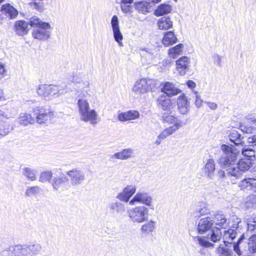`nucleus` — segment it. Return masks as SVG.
Wrapping results in <instances>:
<instances>
[{
    "label": "nucleus",
    "mask_w": 256,
    "mask_h": 256,
    "mask_svg": "<svg viewBox=\"0 0 256 256\" xmlns=\"http://www.w3.org/2000/svg\"><path fill=\"white\" fill-rule=\"evenodd\" d=\"M156 228V222L150 220L141 227V230L145 233L148 234L153 232Z\"/></svg>",
    "instance_id": "obj_42"
},
{
    "label": "nucleus",
    "mask_w": 256,
    "mask_h": 256,
    "mask_svg": "<svg viewBox=\"0 0 256 256\" xmlns=\"http://www.w3.org/2000/svg\"><path fill=\"white\" fill-rule=\"evenodd\" d=\"M72 82L78 84L80 88L82 89V96L86 97L88 94V90H84L89 88L90 82L88 76L82 72H79L74 76Z\"/></svg>",
    "instance_id": "obj_12"
},
{
    "label": "nucleus",
    "mask_w": 256,
    "mask_h": 256,
    "mask_svg": "<svg viewBox=\"0 0 256 256\" xmlns=\"http://www.w3.org/2000/svg\"><path fill=\"white\" fill-rule=\"evenodd\" d=\"M18 10L10 4H3L0 10V19L12 20L18 16Z\"/></svg>",
    "instance_id": "obj_15"
},
{
    "label": "nucleus",
    "mask_w": 256,
    "mask_h": 256,
    "mask_svg": "<svg viewBox=\"0 0 256 256\" xmlns=\"http://www.w3.org/2000/svg\"><path fill=\"white\" fill-rule=\"evenodd\" d=\"M135 202L143 204L154 210V206L153 199L150 194L144 191H138L130 201V205H134Z\"/></svg>",
    "instance_id": "obj_11"
},
{
    "label": "nucleus",
    "mask_w": 256,
    "mask_h": 256,
    "mask_svg": "<svg viewBox=\"0 0 256 256\" xmlns=\"http://www.w3.org/2000/svg\"><path fill=\"white\" fill-rule=\"evenodd\" d=\"M135 150L132 148H127L117 152L110 156L111 159H118L126 160L135 157Z\"/></svg>",
    "instance_id": "obj_18"
},
{
    "label": "nucleus",
    "mask_w": 256,
    "mask_h": 256,
    "mask_svg": "<svg viewBox=\"0 0 256 256\" xmlns=\"http://www.w3.org/2000/svg\"><path fill=\"white\" fill-rule=\"evenodd\" d=\"M216 170V164L212 158L208 160L204 168L206 176L210 179H213Z\"/></svg>",
    "instance_id": "obj_22"
},
{
    "label": "nucleus",
    "mask_w": 256,
    "mask_h": 256,
    "mask_svg": "<svg viewBox=\"0 0 256 256\" xmlns=\"http://www.w3.org/2000/svg\"><path fill=\"white\" fill-rule=\"evenodd\" d=\"M6 74V70L4 65L0 63V79L4 78Z\"/></svg>",
    "instance_id": "obj_64"
},
{
    "label": "nucleus",
    "mask_w": 256,
    "mask_h": 256,
    "mask_svg": "<svg viewBox=\"0 0 256 256\" xmlns=\"http://www.w3.org/2000/svg\"><path fill=\"white\" fill-rule=\"evenodd\" d=\"M234 162H232V168H230L228 172L234 174V178L238 180L241 178L244 172L248 170L252 166V162L248 158H241L236 164Z\"/></svg>",
    "instance_id": "obj_7"
},
{
    "label": "nucleus",
    "mask_w": 256,
    "mask_h": 256,
    "mask_svg": "<svg viewBox=\"0 0 256 256\" xmlns=\"http://www.w3.org/2000/svg\"><path fill=\"white\" fill-rule=\"evenodd\" d=\"M212 58L215 64H216L219 66H222V56L218 54H214L212 56Z\"/></svg>",
    "instance_id": "obj_59"
},
{
    "label": "nucleus",
    "mask_w": 256,
    "mask_h": 256,
    "mask_svg": "<svg viewBox=\"0 0 256 256\" xmlns=\"http://www.w3.org/2000/svg\"><path fill=\"white\" fill-rule=\"evenodd\" d=\"M110 210L112 214L115 212L122 214L125 212L124 205L118 201L112 202L110 204Z\"/></svg>",
    "instance_id": "obj_32"
},
{
    "label": "nucleus",
    "mask_w": 256,
    "mask_h": 256,
    "mask_svg": "<svg viewBox=\"0 0 256 256\" xmlns=\"http://www.w3.org/2000/svg\"><path fill=\"white\" fill-rule=\"evenodd\" d=\"M14 28L16 34L20 36L27 34L28 31V23L24 20L16 21Z\"/></svg>",
    "instance_id": "obj_27"
},
{
    "label": "nucleus",
    "mask_w": 256,
    "mask_h": 256,
    "mask_svg": "<svg viewBox=\"0 0 256 256\" xmlns=\"http://www.w3.org/2000/svg\"><path fill=\"white\" fill-rule=\"evenodd\" d=\"M18 121L20 124L26 126L29 124H33L34 122V119L30 114L22 113L18 118Z\"/></svg>",
    "instance_id": "obj_33"
},
{
    "label": "nucleus",
    "mask_w": 256,
    "mask_h": 256,
    "mask_svg": "<svg viewBox=\"0 0 256 256\" xmlns=\"http://www.w3.org/2000/svg\"><path fill=\"white\" fill-rule=\"evenodd\" d=\"M231 228L226 231L224 232V242L226 244V240L230 239L231 240H233L238 234H240L242 230L243 226H246L244 222H242L241 220L237 217L236 216H232L231 218Z\"/></svg>",
    "instance_id": "obj_5"
},
{
    "label": "nucleus",
    "mask_w": 256,
    "mask_h": 256,
    "mask_svg": "<svg viewBox=\"0 0 256 256\" xmlns=\"http://www.w3.org/2000/svg\"><path fill=\"white\" fill-rule=\"evenodd\" d=\"M194 93L196 94L195 105L198 108H200L202 106L203 101L200 98V96L198 94V92H195Z\"/></svg>",
    "instance_id": "obj_56"
},
{
    "label": "nucleus",
    "mask_w": 256,
    "mask_h": 256,
    "mask_svg": "<svg viewBox=\"0 0 256 256\" xmlns=\"http://www.w3.org/2000/svg\"><path fill=\"white\" fill-rule=\"evenodd\" d=\"M182 126V124L178 122L176 126H171L164 129L158 135L159 138L165 139L167 136L172 134L179 128Z\"/></svg>",
    "instance_id": "obj_29"
},
{
    "label": "nucleus",
    "mask_w": 256,
    "mask_h": 256,
    "mask_svg": "<svg viewBox=\"0 0 256 256\" xmlns=\"http://www.w3.org/2000/svg\"><path fill=\"white\" fill-rule=\"evenodd\" d=\"M77 104L80 115L90 108L88 102L84 98H79L78 100Z\"/></svg>",
    "instance_id": "obj_39"
},
{
    "label": "nucleus",
    "mask_w": 256,
    "mask_h": 256,
    "mask_svg": "<svg viewBox=\"0 0 256 256\" xmlns=\"http://www.w3.org/2000/svg\"><path fill=\"white\" fill-rule=\"evenodd\" d=\"M22 174L28 179L32 181L36 180V171L28 168H26L23 169Z\"/></svg>",
    "instance_id": "obj_47"
},
{
    "label": "nucleus",
    "mask_w": 256,
    "mask_h": 256,
    "mask_svg": "<svg viewBox=\"0 0 256 256\" xmlns=\"http://www.w3.org/2000/svg\"><path fill=\"white\" fill-rule=\"evenodd\" d=\"M45 22H43L37 16H33L30 18L28 24L32 27L37 28L38 27L42 26V24Z\"/></svg>",
    "instance_id": "obj_49"
},
{
    "label": "nucleus",
    "mask_w": 256,
    "mask_h": 256,
    "mask_svg": "<svg viewBox=\"0 0 256 256\" xmlns=\"http://www.w3.org/2000/svg\"><path fill=\"white\" fill-rule=\"evenodd\" d=\"M52 173L51 171H46L42 172L40 176L39 181L42 182H46L50 184L52 180Z\"/></svg>",
    "instance_id": "obj_48"
},
{
    "label": "nucleus",
    "mask_w": 256,
    "mask_h": 256,
    "mask_svg": "<svg viewBox=\"0 0 256 256\" xmlns=\"http://www.w3.org/2000/svg\"><path fill=\"white\" fill-rule=\"evenodd\" d=\"M36 92L40 96L50 99L63 94L64 93V90L60 86L40 84L36 88Z\"/></svg>",
    "instance_id": "obj_3"
},
{
    "label": "nucleus",
    "mask_w": 256,
    "mask_h": 256,
    "mask_svg": "<svg viewBox=\"0 0 256 256\" xmlns=\"http://www.w3.org/2000/svg\"><path fill=\"white\" fill-rule=\"evenodd\" d=\"M248 143L253 144V148L256 150V135H253L248 138Z\"/></svg>",
    "instance_id": "obj_63"
},
{
    "label": "nucleus",
    "mask_w": 256,
    "mask_h": 256,
    "mask_svg": "<svg viewBox=\"0 0 256 256\" xmlns=\"http://www.w3.org/2000/svg\"><path fill=\"white\" fill-rule=\"evenodd\" d=\"M256 150L250 148H244L242 150V154L244 156V158H248L252 162L255 158Z\"/></svg>",
    "instance_id": "obj_44"
},
{
    "label": "nucleus",
    "mask_w": 256,
    "mask_h": 256,
    "mask_svg": "<svg viewBox=\"0 0 256 256\" xmlns=\"http://www.w3.org/2000/svg\"><path fill=\"white\" fill-rule=\"evenodd\" d=\"M248 236V234H242L236 243L233 244V240L228 239L226 244H224L226 246H228V244H230V246H232L234 251L239 256L243 254H248V242L244 241Z\"/></svg>",
    "instance_id": "obj_9"
},
{
    "label": "nucleus",
    "mask_w": 256,
    "mask_h": 256,
    "mask_svg": "<svg viewBox=\"0 0 256 256\" xmlns=\"http://www.w3.org/2000/svg\"><path fill=\"white\" fill-rule=\"evenodd\" d=\"M42 26L35 28L32 32V37L38 40H48L50 36L52 28L48 22L42 24Z\"/></svg>",
    "instance_id": "obj_10"
},
{
    "label": "nucleus",
    "mask_w": 256,
    "mask_h": 256,
    "mask_svg": "<svg viewBox=\"0 0 256 256\" xmlns=\"http://www.w3.org/2000/svg\"><path fill=\"white\" fill-rule=\"evenodd\" d=\"M127 214L132 222L140 224L148 220V209L144 206H138L128 209Z\"/></svg>",
    "instance_id": "obj_4"
},
{
    "label": "nucleus",
    "mask_w": 256,
    "mask_h": 256,
    "mask_svg": "<svg viewBox=\"0 0 256 256\" xmlns=\"http://www.w3.org/2000/svg\"><path fill=\"white\" fill-rule=\"evenodd\" d=\"M158 106L159 108L164 110H170L172 107L171 100L164 94L159 96L157 99Z\"/></svg>",
    "instance_id": "obj_24"
},
{
    "label": "nucleus",
    "mask_w": 256,
    "mask_h": 256,
    "mask_svg": "<svg viewBox=\"0 0 256 256\" xmlns=\"http://www.w3.org/2000/svg\"><path fill=\"white\" fill-rule=\"evenodd\" d=\"M248 254H252L256 252V242L255 244L252 242H248Z\"/></svg>",
    "instance_id": "obj_57"
},
{
    "label": "nucleus",
    "mask_w": 256,
    "mask_h": 256,
    "mask_svg": "<svg viewBox=\"0 0 256 256\" xmlns=\"http://www.w3.org/2000/svg\"><path fill=\"white\" fill-rule=\"evenodd\" d=\"M28 256H36L39 254L42 250L41 245L36 242H30L24 244Z\"/></svg>",
    "instance_id": "obj_21"
},
{
    "label": "nucleus",
    "mask_w": 256,
    "mask_h": 256,
    "mask_svg": "<svg viewBox=\"0 0 256 256\" xmlns=\"http://www.w3.org/2000/svg\"><path fill=\"white\" fill-rule=\"evenodd\" d=\"M220 256H230L232 251L228 248L220 247L218 250Z\"/></svg>",
    "instance_id": "obj_54"
},
{
    "label": "nucleus",
    "mask_w": 256,
    "mask_h": 256,
    "mask_svg": "<svg viewBox=\"0 0 256 256\" xmlns=\"http://www.w3.org/2000/svg\"><path fill=\"white\" fill-rule=\"evenodd\" d=\"M183 48V44H180L174 47L170 48L168 52L170 57L174 59L176 58L178 56L182 54Z\"/></svg>",
    "instance_id": "obj_36"
},
{
    "label": "nucleus",
    "mask_w": 256,
    "mask_h": 256,
    "mask_svg": "<svg viewBox=\"0 0 256 256\" xmlns=\"http://www.w3.org/2000/svg\"><path fill=\"white\" fill-rule=\"evenodd\" d=\"M118 118L120 121L122 122L128 120H127V116L126 112L119 113L118 114Z\"/></svg>",
    "instance_id": "obj_61"
},
{
    "label": "nucleus",
    "mask_w": 256,
    "mask_h": 256,
    "mask_svg": "<svg viewBox=\"0 0 256 256\" xmlns=\"http://www.w3.org/2000/svg\"><path fill=\"white\" fill-rule=\"evenodd\" d=\"M171 10L172 8L170 5L161 4L156 9L154 14L156 16H160L170 13Z\"/></svg>",
    "instance_id": "obj_37"
},
{
    "label": "nucleus",
    "mask_w": 256,
    "mask_h": 256,
    "mask_svg": "<svg viewBox=\"0 0 256 256\" xmlns=\"http://www.w3.org/2000/svg\"><path fill=\"white\" fill-rule=\"evenodd\" d=\"M10 132V125L0 122V138L8 134Z\"/></svg>",
    "instance_id": "obj_50"
},
{
    "label": "nucleus",
    "mask_w": 256,
    "mask_h": 256,
    "mask_svg": "<svg viewBox=\"0 0 256 256\" xmlns=\"http://www.w3.org/2000/svg\"><path fill=\"white\" fill-rule=\"evenodd\" d=\"M34 121L39 124L48 123L54 116V112L48 108L38 106L33 109Z\"/></svg>",
    "instance_id": "obj_8"
},
{
    "label": "nucleus",
    "mask_w": 256,
    "mask_h": 256,
    "mask_svg": "<svg viewBox=\"0 0 256 256\" xmlns=\"http://www.w3.org/2000/svg\"><path fill=\"white\" fill-rule=\"evenodd\" d=\"M177 105L179 112L182 114H186L190 110V102L184 94L178 97L177 100Z\"/></svg>",
    "instance_id": "obj_20"
},
{
    "label": "nucleus",
    "mask_w": 256,
    "mask_h": 256,
    "mask_svg": "<svg viewBox=\"0 0 256 256\" xmlns=\"http://www.w3.org/2000/svg\"><path fill=\"white\" fill-rule=\"evenodd\" d=\"M162 91L166 96H172L180 92V90L172 84L166 82L164 84Z\"/></svg>",
    "instance_id": "obj_25"
},
{
    "label": "nucleus",
    "mask_w": 256,
    "mask_h": 256,
    "mask_svg": "<svg viewBox=\"0 0 256 256\" xmlns=\"http://www.w3.org/2000/svg\"><path fill=\"white\" fill-rule=\"evenodd\" d=\"M66 175L70 178V184L72 186L81 184L85 180L84 172L78 168H74L66 172Z\"/></svg>",
    "instance_id": "obj_13"
},
{
    "label": "nucleus",
    "mask_w": 256,
    "mask_h": 256,
    "mask_svg": "<svg viewBox=\"0 0 256 256\" xmlns=\"http://www.w3.org/2000/svg\"><path fill=\"white\" fill-rule=\"evenodd\" d=\"M196 216L207 215L210 214V210L208 208L206 204L203 202H200L196 208Z\"/></svg>",
    "instance_id": "obj_40"
},
{
    "label": "nucleus",
    "mask_w": 256,
    "mask_h": 256,
    "mask_svg": "<svg viewBox=\"0 0 256 256\" xmlns=\"http://www.w3.org/2000/svg\"><path fill=\"white\" fill-rule=\"evenodd\" d=\"M116 198L118 200L124 202H128L130 200V198L124 190L122 192L118 193Z\"/></svg>",
    "instance_id": "obj_55"
},
{
    "label": "nucleus",
    "mask_w": 256,
    "mask_h": 256,
    "mask_svg": "<svg viewBox=\"0 0 256 256\" xmlns=\"http://www.w3.org/2000/svg\"><path fill=\"white\" fill-rule=\"evenodd\" d=\"M156 81L150 78H141L136 81L132 88V91L135 94L141 95L152 91L155 88Z\"/></svg>",
    "instance_id": "obj_6"
},
{
    "label": "nucleus",
    "mask_w": 256,
    "mask_h": 256,
    "mask_svg": "<svg viewBox=\"0 0 256 256\" xmlns=\"http://www.w3.org/2000/svg\"><path fill=\"white\" fill-rule=\"evenodd\" d=\"M162 120L166 122L168 124H174L173 126H176L177 122L178 123V122L182 124V126L186 124V122H182L180 120H178L174 115L168 112L164 113L162 116Z\"/></svg>",
    "instance_id": "obj_31"
},
{
    "label": "nucleus",
    "mask_w": 256,
    "mask_h": 256,
    "mask_svg": "<svg viewBox=\"0 0 256 256\" xmlns=\"http://www.w3.org/2000/svg\"><path fill=\"white\" fill-rule=\"evenodd\" d=\"M136 186L133 185H130L126 186L124 190L130 198L136 192Z\"/></svg>",
    "instance_id": "obj_53"
},
{
    "label": "nucleus",
    "mask_w": 256,
    "mask_h": 256,
    "mask_svg": "<svg viewBox=\"0 0 256 256\" xmlns=\"http://www.w3.org/2000/svg\"><path fill=\"white\" fill-rule=\"evenodd\" d=\"M178 39L172 31L166 32L164 36L162 42L166 46H168L176 42Z\"/></svg>",
    "instance_id": "obj_30"
},
{
    "label": "nucleus",
    "mask_w": 256,
    "mask_h": 256,
    "mask_svg": "<svg viewBox=\"0 0 256 256\" xmlns=\"http://www.w3.org/2000/svg\"><path fill=\"white\" fill-rule=\"evenodd\" d=\"M41 191L42 189L38 186H30L26 190L24 195L26 197L32 198L38 195Z\"/></svg>",
    "instance_id": "obj_38"
},
{
    "label": "nucleus",
    "mask_w": 256,
    "mask_h": 256,
    "mask_svg": "<svg viewBox=\"0 0 256 256\" xmlns=\"http://www.w3.org/2000/svg\"><path fill=\"white\" fill-rule=\"evenodd\" d=\"M190 60L187 56H182L176 61V70L182 76L186 74L190 68Z\"/></svg>",
    "instance_id": "obj_19"
},
{
    "label": "nucleus",
    "mask_w": 256,
    "mask_h": 256,
    "mask_svg": "<svg viewBox=\"0 0 256 256\" xmlns=\"http://www.w3.org/2000/svg\"><path fill=\"white\" fill-rule=\"evenodd\" d=\"M126 114L128 120H134L140 116L139 112L136 110H129L126 112Z\"/></svg>",
    "instance_id": "obj_52"
},
{
    "label": "nucleus",
    "mask_w": 256,
    "mask_h": 256,
    "mask_svg": "<svg viewBox=\"0 0 256 256\" xmlns=\"http://www.w3.org/2000/svg\"><path fill=\"white\" fill-rule=\"evenodd\" d=\"M173 23L169 16H164L158 21V28L161 30H168L172 28Z\"/></svg>",
    "instance_id": "obj_26"
},
{
    "label": "nucleus",
    "mask_w": 256,
    "mask_h": 256,
    "mask_svg": "<svg viewBox=\"0 0 256 256\" xmlns=\"http://www.w3.org/2000/svg\"><path fill=\"white\" fill-rule=\"evenodd\" d=\"M0 254L2 256H28L24 244L9 246Z\"/></svg>",
    "instance_id": "obj_14"
},
{
    "label": "nucleus",
    "mask_w": 256,
    "mask_h": 256,
    "mask_svg": "<svg viewBox=\"0 0 256 256\" xmlns=\"http://www.w3.org/2000/svg\"><path fill=\"white\" fill-rule=\"evenodd\" d=\"M214 222H215L216 225L224 228H226L228 224L226 216L221 214H217L215 215Z\"/></svg>",
    "instance_id": "obj_34"
},
{
    "label": "nucleus",
    "mask_w": 256,
    "mask_h": 256,
    "mask_svg": "<svg viewBox=\"0 0 256 256\" xmlns=\"http://www.w3.org/2000/svg\"><path fill=\"white\" fill-rule=\"evenodd\" d=\"M256 204V194H250L247 198L246 206L247 208H253Z\"/></svg>",
    "instance_id": "obj_51"
},
{
    "label": "nucleus",
    "mask_w": 256,
    "mask_h": 256,
    "mask_svg": "<svg viewBox=\"0 0 256 256\" xmlns=\"http://www.w3.org/2000/svg\"><path fill=\"white\" fill-rule=\"evenodd\" d=\"M248 143L253 144V148L256 150V135H253L248 138Z\"/></svg>",
    "instance_id": "obj_62"
},
{
    "label": "nucleus",
    "mask_w": 256,
    "mask_h": 256,
    "mask_svg": "<svg viewBox=\"0 0 256 256\" xmlns=\"http://www.w3.org/2000/svg\"><path fill=\"white\" fill-rule=\"evenodd\" d=\"M220 149L222 152V154L217 159V162L222 166L226 169V171L220 170L218 175L219 178L224 179L226 180H230L232 184H236L237 179L234 178V174L228 173L230 168H232V164L235 162L239 152L232 146L222 144Z\"/></svg>",
    "instance_id": "obj_1"
},
{
    "label": "nucleus",
    "mask_w": 256,
    "mask_h": 256,
    "mask_svg": "<svg viewBox=\"0 0 256 256\" xmlns=\"http://www.w3.org/2000/svg\"><path fill=\"white\" fill-rule=\"evenodd\" d=\"M111 25L114 40L118 42L120 47L124 46L122 43L123 36L120 31L118 18L114 16L111 20Z\"/></svg>",
    "instance_id": "obj_16"
},
{
    "label": "nucleus",
    "mask_w": 256,
    "mask_h": 256,
    "mask_svg": "<svg viewBox=\"0 0 256 256\" xmlns=\"http://www.w3.org/2000/svg\"><path fill=\"white\" fill-rule=\"evenodd\" d=\"M80 119L84 122H89L92 125L96 124L98 122V114L94 109L90 108L80 115Z\"/></svg>",
    "instance_id": "obj_17"
},
{
    "label": "nucleus",
    "mask_w": 256,
    "mask_h": 256,
    "mask_svg": "<svg viewBox=\"0 0 256 256\" xmlns=\"http://www.w3.org/2000/svg\"><path fill=\"white\" fill-rule=\"evenodd\" d=\"M247 226V232L248 235L249 232H256V216H250L246 218Z\"/></svg>",
    "instance_id": "obj_35"
},
{
    "label": "nucleus",
    "mask_w": 256,
    "mask_h": 256,
    "mask_svg": "<svg viewBox=\"0 0 256 256\" xmlns=\"http://www.w3.org/2000/svg\"><path fill=\"white\" fill-rule=\"evenodd\" d=\"M68 180L64 176H58L54 178L50 182L53 188L56 190H60L66 188V183L68 182Z\"/></svg>",
    "instance_id": "obj_23"
},
{
    "label": "nucleus",
    "mask_w": 256,
    "mask_h": 256,
    "mask_svg": "<svg viewBox=\"0 0 256 256\" xmlns=\"http://www.w3.org/2000/svg\"><path fill=\"white\" fill-rule=\"evenodd\" d=\"M149 4L146 2H138L135 3L136 9L140 12L146 14L148 12Z\"/></svg>",
    "instance_id": "obj_45"
},
{
    "label": "nucleus",
    "mask_w": 256,
    "mask_h": 256,
    "mask_svg": "<svg viewBox=\"0 0 256 256\" xmlns=\"http://www.w3.org/2000/svg\"><path fill=\"white\" fill-rule=\"evenodd\" d=\"M207 106L212 110H216L218 106V104L216 103L210 102H204Z\"/></svg>",
    "instance_id": "obj_60"
},
{
    "label": "nucleus",
    "mask_w": 256,
    "mask_h": 256,
    "mask_svg": "<svg viewBox=\"0 0 256 256\" xmlns=\"http://www.w3.org/2000/svg\"><path fill=\"white\" fill-rule=\"evenodd\" d=\"M140 50L146 52L145 55L146 56L152 59L157 55L158 49L155 47L152 48H141Z\"/></svg>",
    "instance_id": "obj_43"
},
{
    "label": "nucleus",
    "mask_w": 256,
    "mask_h": 256,
    "mask_svg": "<svg viewBox=\"0 0 256 256\" xmlns=\"http://www.w3.org/2000/svg\"><path fill=\"white\" fill-rule=\"evenodd\" d=\"M256 182V179L254 178H245L239 183V186L241 189L249 188L252 189V186Z\"/></svg>",
    "instance_id": "obj_41"
},
{
    "label": "nucleus",
    "mask_w": 256,
    "mask_h": 256,
    "mask_svg": "<svg viewBox=\"0 0 256 256\" xmlns=\"http://www.w3.org/2000/svg\"><path fill=\"white\" fill-rule=\"evenodd\" d=\"M194 240L195 243L198 244L203 247L210 248L214 246V244H212L210 242L204 238L194 236Z\"/></svg>",
    "instance_id": "obj_46"
},
{
    "label": "nucleus",
    "mask_w": 256,
    "mask_h": 256,
    "mask_svg": "<svg viewBox=\"0 0 256 256\" xmlns=\"http://www.w3.org/2000/svg\"><path fill=\"white\" fill-rule=\"evenodd\" d=\"M214 224V220L210 217H206L201 218L198 224V230L199 234H204L210 230L209 234L207 235V239L210 240L214 242L219 241L222 238V232L220 228H214L212 229Z\"/></svg>",
    "instance_id": "obj_2"
},
{
    "label": "nucleus",
    "mask_w": 256,
    "mask_h": 256,
    "mask_svg": "<svg viewBox=\"0 0 256 256\" xmlns=\"http://www.w3.org/2000/svg\"><path fill=\"white\" fill-rule=\"evenodd\" d=\"M121 2V8L122 12L125 13L128 12L130 11L131 6L130 5H128V3L126 2Z\"/></svg>",
    "instance_id": "obj_58"
},
{
    "label": "nucleus",
    "mask_w": 256,
    "mask_h": 256,
    "mask_svg": "<svg viewBox=\"0 0 256 256\" xmlns=\"http://www.w3.org/2000/svg\"><path fill=\"white\" fill-rule=\"evenodd\" d=\"M228 137L230 140L236 146L240 145L243 146L244 144L242 140L243 137H242L241 134L236 130H232L230 131Z\"/></svg>",
    "instance_id": "obj_28"
}]
</instances>
